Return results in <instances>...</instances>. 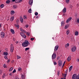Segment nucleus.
<instances>
[{"label": "nucleus", "mask_w": 79, "mask_h": 79, "mask_svg": "<svg viewBox=\"0 0 79 79\" xmlns=\"http://www.w3.org/2000/svg\"><path fill=\"white\" fill-rule=\"evenodd\" d=\"M29 45H30V43L27 40H25V42L23 43L22 44V46H23V47H27V46Z\"/></svg>", "instance_id": "f257e3e1"}, {"label": "nucleus", "mask_w": 79, "mask_h": 79, "mask_svg": "<svg viewBox=\"0 0 79 79\" xmlns=\"http://www.w3.org/2000/svg\"><path fill=\"white\" fill-rule=\"evenodd\" d=\"M56 57V54L54 53L52 55V60H55Z\"/></svg>", "instance_id": "f03ea898"}, {"label": "nucleus", "mask_w": 79, "mask_h": 79, "mask_svg": "<svg viewBox=\"0 0 79 79\" xmlns=\"http://www.w3.org/2000/svg\"><path fill=\"white\" fill-rule=\"evenodd\" d=\"M58 64L59 66H61L63 64V63L62 62V61L61 60H59L58 62Z\"/></svg>", "instance_id": "7ed1b4c3"}, {"label": "nucleus", "mask_w": 79, "mask_h": 79, "mask_svg": "<svg viewBox=\"0 0 79 79\" xmlns=\"http://www.w3.org/2000/svg\"><path fill=\"white\" fill-rule=\"evenodd\" d=\"M5 33L3 32H2L1 33V37L2 38H4L5 37Z\"/></svg>", "instance_id": "20e7f679"}, {"label": "nucleus", "mask_w": 79, "mask_h": 79, "mask_svg": "<svg viewBox=\"0 0 79 79\" xmlns=\"http://www.w3.org/2000/svg\"><path fill=\"white\" fill-rule=\"evenodd\" d=\"M14 49V48L13 47V44H11L10 45V49L11 52L12 53V52H13Z\"/></svg>", "instance_id": "39448f33"}, {"label": "nucleus", "mask_w": 79, "mask_h": 79, "mask_svg": "<svg viewBox=\"0 0 79 79\" xmlns=\"http://www.w3.org/2000/svg\"><path fill=\"white\" fill-rule=\"evenodd\" d=\"M20 34L21 35H22V37H23V38H24V39H26V36L25 34H24L23 33H22V32H20Z\"/></svg>", "instance_id": "423d86ee"}, {"label": "nucleus", "mask_w": 79, "mask_h": 79, "mask_svg": "<svg viewBox=\"0 0 79 79\" xmlns=\"http://www.w3.org/2000/svg\"><path fill=\"white\" fill-rule=\"evenodd\" d=\"M76 50V47H73L72 48V52H75Z\"/></svg>", "instance_id": "0eeeda50"}, {"label": "nucleus", "mask_w": 79, "mask_h": 79, "mask_svg": "<svg viewBox=\"0 0 79 79\" xmlns=\"http://www.w3.org/2000/svg\"><path fill=\"white\" fill-rule=\"evenodd\" d=\"M33 3V0H29V4L30 5H32V3Z\"/></svg>", "instance_id": "6e6552de"}, {"label": "nucleus", "mask_w": 79, "mask_h": 79, "mask_svg": "<svg viewBox=\"0 0 79 79\" xmlns=\"http://www.w3.org/2000/svg\"><path fill=\"white\" fill-rule=\"evenodd\" d=\"M77 77V75L76 74H74L73 75L72 79H76V77Z\"/></svg>", "instance_id": "1a4fd4ad"}, {"label": "nucleus", "mask_w": 79, "mask_h": 79, "mask_svg": "<svg viewBox=\"0 0 79 79\" xmlns=\"http://www.w3.org/2000/svg\"><path fill=\"white\" fill-rule=\"evenodd\" d=\"M71 19H72V18L71 17H70L69 19H68L66 20L67 23H69V22L71 20Z\"/></svg>", "instance_id": "9d476101"}, {"label": "nucleus", "mask_w": 79, "mask_h": 79, "mask_svg": "<svg viewBox=\"0 0 79 79\" xmlns=\"http://www.w3.org/2000/svg\"><path fill=\"white\" fill-rule=\"evenodd\" d=\"M58 47H59V46H58V45H56L55 47L54 51H57V50L58 48Z\"/></svg>", "instance_id": "9b49d317"}, {"label": "nucleus", "mask_w": 79, "mask_h": 79, "mask_svg": "<svg viewBox=\"0 0 79 79\" xmlns=\"http://www.w3.org/2000/svg\"><path fill=\"white\" fill-rule=\"evenodd\" d=\"M20 31H22V32H23V33H26V31H25L24 30H23V29L21 28H20Z\"/></svg>", "instance_id": "f8f14e48"}, {"label": "nucleus", "mask_w": 79, "mask_h": 79, "mask_svg": "<svg viewBox=\"0 0 79 79\" xmlns=\"http://www.w3.org/2000/svg\"><path fill=\"white\" fill-rule=\"evenodd\" d=\"M13 7L14 9H16V8H18V6L16 5H13Z\"/></svg>", "instance_id": "ddd939ff"}, {"label": "nucleus", "mask_w": 79, "mask_h": 79, "mask_svg": "<svg viewBox=\"0 0 79 79\" xmlns=\"http://www.w3.org/2000/svg\"><path fill=\"white\" fill-rule=\"evenodd\" d=\"M10 31L13 34H15V31L13 29H10Z\"/></svg>", "instance_id": "4468645a"}, {"label": "nucleus", "mask_w": 79, "mask_h": 79, "mask_svg": "<svg viewBox=\"0 0 79 79\" xmlns=\"http://www.w3.org/2000/svg\"><path fill=\"white\" fill-rule=\"evenodd\" d=\"M71 59V56H69L67 60L68 61H69Z\"/></svg>", "instance_id": "2eb2a0df"}, {"label": "nucleus", "mask_w": 79, "mask_h": 79, "mask_svg": "<svg viewBox=\"0 0 79 79\" xmlns=\"http://www.w3.org/2000/svg\"><path fill=\"white\" fill-rule=\"evenodd\" d=\"M66 8L65 7L63 9V11H62V12L63 13H66Z\"/></svg>", "instance_id": "dca6fc26"}, {"label": "nucleus", "mask_w": 79, "mask_h": 79, "mask_svg": "<svg viewBox=\"0 0 79 79\" xmlns=\"http://www.w3.org/2000/svg\"><path fill=\"white\" fill-rule=\"evenodd\" d=\"M20 20L21 22L22 23H23V17H22L20 16Z\"/></svg>", "instance_id": "f3484780"}, {"label": "nucleus", "mask_w": 79, "mask_h": 79, "mask_svg": "<svg viewBox=\"0 0 79 79\" xmlns=\"http://www.w3.org/2000/svg\"><path fill=\"white\" fill-rule=\"evenodd\" d=\"M67 73V72H66V73L65 74H64L63 73L62 75V77H66V76L67 75V74H66Z\"/></svg>", "instance_id": "a211bd4d"}, {"label": "nucleus", "mask_w": 79, "mask_h": 79, "mask_svg": "<svg viewBox=\"0 0 79 79\" xmlns=\"http://www.w3.org/2000/svg\"><path fill=\"white\" fill-rule=\"evenodd\" d=\"M22 0H16L15 1V3H19V2H21Z\"/></svg>", "instance_id": "6ab92c4d"}, {"label": "nucleus", "mask_w": 79, "mask_h": 79, "mask_svg": "<svg viewBox=\"0 0 79 79\" xmlns=\"http://www.w3.org/2000/svg\"><path fill=\"white\" fill-rule=\"evenodd\" d=\"M73 66H71L69 68V71L70 72L71 71V70L73 69Z\"/></svg>", "instance_id": "aec40b11"}, {"label": "nucleus", "mask_w": 79, "mask_h": 79, "mask_svg": "<svg viewBox=\"0 0 79 79\" xmlns=\"http://www.w3.org/2000/svg\"><path fill=\"white\" fill-rule=\"evenodd\" d=\"M15 11L13 10H11V12H10V14L12 15H14V14L15 13Z\"/></svg>", "instance_id": "412c9836"}, {"label": "nucleus", "mask_w": 79, "mask_h": 79, "mask_svg": "<svg viewBox=\"0 0 79 79\" xmlns=\"http://www.w3.org/2000/svg\"><path fill=\"white\" fill-rule=\"evenodd\" d=\"M14 18H15V17H12L11 18H10V20L11 21H13L14 20Z\"/></svg>", "instance_id": "4be33fe9"}, {"label": "nucleus", "mask_w": 79, "mask_h": 79, "mask_svg": "<svg viewBox=\"0 0 79 79\" xmlns=\"http://www.w3.org/2000/svg\"><path fill=\"white\" fill-rule=\"evenodd\" d=\"M69 45V43H68L67 44H65V48H67V47H68Z\"/></svg>", "instance_id": "5701e85b"}, {"label": "nucleus", "mask_w": 79, "mask_h": 79, "mask_svg": "<svg viewBox=\"0 0 79 79\" xmlns=\"http://www.w3.org/2000/svg\"><path fill=\"white\" fill-rule=\"evenodd\" d=\"M8 55V53L7 52H5L4 53V55L7 56V55Z\"/></svg>", "instance_id": "b1692460"}, {"label": "nucleus", "mask_w": 79, "mask_h": 79, "mask_svg": "<svg viewBox=\"0 0 79 79\" xmlns=\"http://www.w3.org/2000/svg\"><path fill=\"white\" fill-rule=\"evenodd\" d=\"M69 27V25H66L64 27L65 29H67V28H68V27Z\"/></svg>", "instance_id": "393cba45"}, {"label": "nucleus", "mask_w": 79, "mask_h": 79, "mask_svg": "<svg viewBox=\"0 0 79 79\" xmlns=\"http://www.w3.org/2000/svg\"><path fill=\"white\" fill-rule=\"evenodd\" d=\"M13 68L12 67H11L9 69V71H13Z\"/></svg>", "instance_id": "a878e982"}, {"label": "nucleus", "mask_w": 79, "mask_h": 79, "mask_svg": "<svg viewBox=\"0 0 79 79\" xmlns=\"http://www.w3.org/2000/svg\"><path fill=\"white\" fill-rule=\"evenodd\" d=\"M61 26L64 25V21H62L61 23Z\"/></svg>", "instance_id": "bb28decb"}, {"label": "nucleus", "mask_w": 79, "mask_h": 79, "mask_svg": "<svg viewBox=\"0 0 79 79\" xmlns=\"http://www.w3.org/2000/svg\"><path fill=\"white\" fill-rule=\"evenodd\" d=\"M66 33L67 35H68V34H69V30H67L66 32Z\"/></svg>", "instance_id": "cd10ccee"}, {"label": "nucleus", "mask_w": 79, "mask_h": 79, "mask_svg": "<svg viewBox=\"0 0 79 79\" xmlns=\"http://www.w3.org/2000/svg\"><path fill=\"white\" fill-rule=\"evenodd\" d=\"M21 78L22 79H24V78H25V77H24V76L23 75H21Z\"/></svg>", "instance_id": "c85d7f7f"}, {"label": "nucleus", "mask_w": 79, "mask_h": 79, "mask_svg": "<svg viewBox=\"0 0 79 79\" xmlns=\"http://www.w3.org/2000/svg\"><path fill=\"white\" fill-rule=\"evenodd\" d=\"M10 3V1L8 0L6 1V3L9 4Z\"/></svg>", "instance_id": "c756f323"}, {"label": "nucleus", "mask_w": 79, "mask_h": 79, "mask_svg": "<svg viewBox=\"0 0 79 79\" xmlns=\"http://www.w3.org/2000/svg\"><path fill=\"white\" fill-rule=\"evenodd\" d=\"M79 34L78 31H76L75 32V35H77Z\"/></svg>", "instance_id": "7c9ffc66"}, {"label": "nucleus", "mask_w": 79, "mask_h": 79, "mask_svg": "<svg viewBox=\"0 0 79 79\" xmlns=\"http://www.w3.org/2000/svg\"><path fill=\"white\" fill-rule=\"evenodd\" d=\"M28 12L30 13H31V9H30L28 10Z\"/></svg>", "instance_id": "2f4dec72"}, {"label": "nucleus", "mask_w": 79, "mask_h": 79, "mask_svg": "<svg viewBox=\"0 0 79 79\" xmlns=\"http://www.w3.org/2000/svg\"><path fill=\"white\" fill-rule=\"evenodd\" d=\"M17 59H19V58H21V57L17 55Z\"/></svg>", "instance_id": "473e14b6"}, {"label": "nucleus", "mask_w": 79, "mask_h": 79, "mask_svg": "<svg viewBox=\"0 0 79 79\" xmlns=\"http://www.w3.org/2000/svg\"><path fill=\"white\" fill-rule=\"evenodd\" d=\"M57 73V75H58V76L60 75V71H58Z\"/></svg>", "instance_id": "72a5a7b5"}, {"label": "nucleus", "mask_w": 79, "mask_h": 79, "mask_svg": "<svg viewBox=\"0 0 79 79\" xmlns=\"http://www.w3.org/2000/svg\"><path fill=\"white\" fill-rule=\"evenodd\" d=\"M0 6L1 8H3V7H4V5L1 4Z\"/></svg>", "instance_id": "f704fd0d"}, {"label": "nucleus", "mask_w": 79, "mask_h": 79, "mask_svg": "<svg viewBox=\"0 0 79 79\" xmlns=\"http://www.w3.org/2000/svg\"><path fill=\"white\" fill-rule=\"evenodd\" d=\"M65 63H66V61L64 62L63 65L62 66V68H63V66H64V65L65 64Z\"/></svg>", "instance_id": "c9c22d12"}, {"label": "nucleus", "mask_w": 79, "mask_h": 79, "mask_svg": "<svg viewBox=\"0 0 79 79\" xmlns=\"http://www.w3.org/2000/svg\"><path fill=\"white\" fill-rule=\"evenodd\" d=\"M29 48H26L25 49V51H27V50H29Z\"/></svg>", "instance_id": "e433bc0d"}, {"label": "nucleus", "mask_w": 79, "mask_h": 79, "mask_svg": "<svg viewBox=\"0 0 79 79\" xmlns=\"http://www.w3.org/2000/svg\"><path fill=\"white\" fill-rule=\"evenodd\" d=\"M66 2L67 3H68L69 2V0H66Z\"/></svg>", "instance_id": "4c0bfd02"}, {"label": "nucleus", "mask_w": 79, "mask_h": 79, "mask_svg": "<svg viewBox=\"0 0 79 79\" xmlns=\"http://www.w3.org/2000/svg\"><path fill=\"white\" fill-rule=\"evenodd\" d=\"M35 16H37L38 15V13L37 12H35Z\"/></svg>", "instance_id": "58836bf2"}, {"label": "nucleus", "mask_w": 79, "mask_h": 79, "mask_svg": "<svg viewBox=\"0 0 79 79\" xmlns=\"http://www.w3.org/2000/svg\"><path fill=\"white\" fill-rule=\"evenodd\" d=\"M23 19H27V18H26V17L24 15L23 16Z\"/></svg>", "instance_id": "ea45409f"}, {"label": "nucleus", "mask_w": 79, "mask_h": 79, "mask_svg": "<svg viewBox=\"0 0 79 79\" xmlns=\"http://www.w3.org/2000/svg\"><path fill=\"white\" fill-rule=\"evenodd\" d=\"M3 67H4V68H6V64H4Z\"/></svg>", "instance_id": "a19ab883"}, {"label": "nucleus", "mask_w": 79, "mask_h": 79, "mask_svg": "<svg viewBox=\"0 0 79 79\" xmlns=\"http://www.w3.org/2000/svg\"><path fill=\"white\" fill-rule=\"evenodd\" d=\"M76 79H79V76L77 75V77H76Z\"/></svg>", "instance_id": "79ce46f5"}, {"label": "nucleus", "mask_w": 79, "mask_h": 79, "mask_svg": "<svg viewBox=\"0 0 79 79\" xmlns=\"http://www.w3.org/2000/svg\"><path fill=\"white\" fill-rule=\"evenodd\" d=\"M16 70L15 69H14V70L13 71L12 73H16Z\"/></svg>", "instance_id": "37998d69"}, {"label": "nucleus", "mask_w": 79, "mask_h": 79, "mask_svg": "<svg viewBox=\"0 0 79 79\" xmlns=\"http://www.w3.org/2000/svg\"><path fill=\"white\" fill-rule=\"evenodd\" d=\"M4 58H5V59H6V60H8V58H7V56H5Z\"/></svg>", "instance_id": "c03bdc74"}, {"label": "nucleus", "mask_w": 79, "mask_h": 79, "mask_svg": "<svg viewBox=\"0 0 79 79\" xmlns=\"http://www.w3.org/2000/svg\"><path fill=\"white\" fill-rule=\"evenodd\" d=\"M18 71H21V68H19L18 69Z\"/></svg>", "instance_id": "a18cd8bd"}, {"label": "nucleus", "mask_w": 79, "mask_h": 79, "mask_svg": "<svg viewBox=\"0 0 79 79\" xmlns=\"http://www.w3.org/2000/svg\"><path fill=\"white\" fill-rule=\"evenodd\" d=\"M31 40L32 41H33V40H34V38H31Z\"/></svg>", "instance_id": "49530a36"}, {"label": "nucleus", "mask_w": 79, "mask_h": 79, "mask_svg": "<svg viewBox=\"0 0 79 79\" xmlns=\"http://www.w3.org/2000/svg\"><path fill=\"white\" fill-rule=\"evenodd\" d=\"M54 65H56V62H54Z\"/></svg>", "instance_id": "de8ad7c7"}, {"label": "nucleus", "mask_w": 79, "mask_h": 79, "mask_svg": "<svg viewBox=\"0 0 79 79\" xmlns=\"http://www.w3.org/2000/svg\"><path fill=\"white\" fill-rule=\"evenodd\" d=\"M10 59H9L8 60L7 62V63H10Z\"/></svg>", "instance_id": "09e8293b"}, {"label": "nucleus", "mask_w": 79, "mask_h": 79, "mask_svg": "<svg viewBox=\"0 0 79 79\" xmlns=\"http://www.w3.org/2000/svg\"><path fill=\"white\" fill-rule=\"evenodd\" d=\"M25 27H26L27 28V27H29V25H25Z\"/></svg>", "instance_id": "8fccbe9b"}, {"label": "nucleus", "mask_w": 79, "mask_h": 79, "mask_svg": "<svg viewBox=\"0 0 79 79\" xmlns=\"http://www.w3.org/2000/svg\"><path fill=\"white\" fill-rule=\"evenodd\" d=\"M27 35H29V32H27Z\"/></svg>", "instance_id": "3c124183"}, {"label": "nucleus", "mask_w": 79, "mask_h": 79, "mask_svg": "<svg viewBox=\"0 0 79 79\" xmlns=\"http://www.w3.org/2000/svg\"><path fill=\"white\" fill-rule=\"evenodd\" d=\"M77 22L78 23H79V19H77Z\"/></svg>", "instance_id": "603ef678"}, {"label": "nucleus", "mask_w": 79, "mask_h": 79, "mask_svg": "<svg viewBox=\"0 0 79 79\" xmlns=\"http://www.w3.org/2000/svg\"><path fill=\"white\" fill-rule=\"evenodd\" d=\"M16 27L17 28V29H19V25H17V26H16Z\"/></svg>", "instance_id": "864d4df0"}, {"label": "nucleus", "mask_w": 79, "mask_h": 79, "mask_svg": "<svg viewBox=\"0 0 79 79\" xmlns=\"http://www.w3.org/2000/svg\"><path fill=\"white\" fill-rule=\"evenodd\" d=\"M9 75H10V76H12V73H10Z\"/></svg>", "instance_id": "5fc2aeb1"}, {"label": "nucleus", "mask_w": 79, "mask_h": 79, "mask_svg": "<svg viewBox=\"0 0 79 79\" xmlns=\"http://www.w3.org/2000/svg\"><path fill=\"white\" fill-rule=\"evenodd\" d=\"M60 58V56H58L57 58V60H59Z\"/></svg>", "instance_id": "6e6d98bb"}, {"label": "nucleus", "mask_w": 79, "mask_h": 79, "mask_svg": "<svg viewBox=\"0 0 79 79\" xmlns=\"http://www.w3.org/2000/svg\"><path fill=\"white\" fill-rule=\"evenodd\" d=\"M15 79H19V78H18V77H17Z\"/></svg>", "instance_id": "4d7b16f0"}, {"label": "nucleus", "mask_w": 79, "mask_h": 79, "mask_svg": "<svg viewBox=\"0 0 79 79\" xmlns=\"http://www.w3.org/2000/svg\"><path fill=\"white\" fill-rule=\"evenodd\" d=\"M36 18H39V16H36Z\"/></svg>", "instance_id": "13d9d810"}, {"label": "nucleus", "mask_w": 79, "mask_h": 79, "mask_svg": "<svg viewBox=\"0 0 79 79\" xmlns=\"http://www.w3.org/2000/svg\"><path fill=\"white\" fill-rule=\"evenodd\" d=\"M16 44H18V42H16Z\"/></svg>", "instance_id": "bf43d9fd"}, {"label": "nucleus", "mask_w": 79, "mask_h": 79, "mask_svg": "<svg viewBox=\"0 0 79 79\" xmlns=\"http://www.w3.org/2000/svg\"><path fill=\"white\" fill-rule=\"evenodd\" d=\"M61 79H66V78H61Z\"/></svg>", "instance_id": "052dcab7"}, {"label": "nucleus", "mask_w": 79, "mask_h": 79, "mask_svg": "<svg viewBox=\"0 0 79 79\" xmlns=\"http://www.w3.org/2000/svg\"><path fill=\"white\" fill-rule=\"evenodd\" d=\"M5 75H4V76H2L3 78H5Z\"/></svg>", "instance_id": "680f3d73"}, {"label": "nucleus", "mask_w": 79, "mask_h": 79, "mask_svg": "<svg viewBox=\"0 0 79 79\" xmlns=\"http://www.w3.org/2000/svg\"><path fill=\"white\" fill-rule=\"evenodd\" d=\"M17 25H16V24H15V27H16V26H17Z\"/></svg>", "instance_id": "e2e57ef3"}, {"label": "nucleus", "mask_w": 79, "mask_h": 79, "mask_svg": "<svg viewBox=\"0 0 79 79\" xmlns=\"http://www.w3.org/2000/svg\"><path fill=\"white\" fill-rule=\"evenodd\" d=\"M2 27V25H1V24H0V27Z\"/></svg>", "instance_id": "0e129e2a"}, {"label": "nucleus", "mask_w": 79, "mask_h": 79, "mask_svg": "<svg viewBox=\"0 0 79 79\" xmlns=\"http://www.w3.org/2000/svg\"><path fill=\"white\" fill-rule=\"evenodd\" d=\"M12 2H15V0H12Z\"/></svg>", "instance_id": "69168bd1"}, {"label": "nucleus", "mask_w": 79, "mask_h": 79, "mask_svg": "<svg viewBox=\"0 0 79 79\" xmlns=\"http://www.w3.org/2000/svg\"><path fill=\"white\" fill-rule=\"evenodd\" d=\"M77 61H79V59H77Z\"/></svg>", "instance_id": "338daca9"}, {"label": "nucleus", "mask_w": 79, "mask_h": 79, "mask_svg": "<svg viewBox=\"0 0 79 79\" xmlns=\"http://www.w3.org/2000/svg\"><path fill=\"white\" fill-rule=\"evenodd\" d=\"M52 39H53V40H54V37H52Z\"/></svg>", "instance_id": "774afa93"}]
</instances>
